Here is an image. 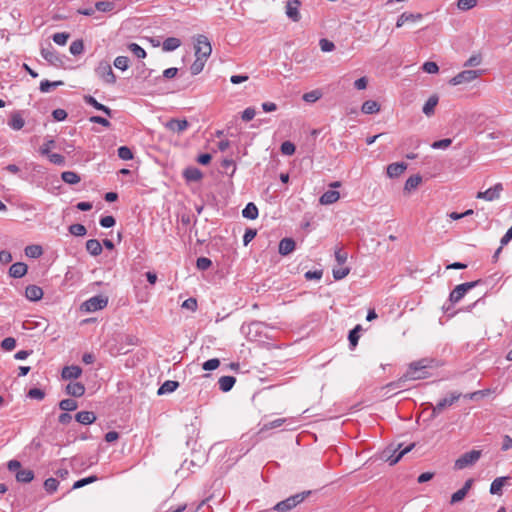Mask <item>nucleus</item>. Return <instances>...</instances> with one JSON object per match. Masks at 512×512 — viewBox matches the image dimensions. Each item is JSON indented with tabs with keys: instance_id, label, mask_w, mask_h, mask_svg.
I'll return each mask as SVG.
<instances>
[{
	"instance_id": "55",
	"label": "nucleus",
	"mask_w": 512,
	"mask_h": 512,
	"mask_svg": "<svg viewBox=\"0 0 512 512\" xmlns=\"http://www.w3.org/2000/svg\"><path fill=\"white\" fill-rule=\"evenodd\" d=\"M220 366V360L218 358H212L205 361L202 365V368L205 371H212L217 369Z\"/></svg>"
},
{
	"instance_id": "42",
	"label": "nucleus",
	"mask_w": 512,
	"mask_h": 512,
	"mask_svg": "<svg viewBox=\"0 0 512 512\" xmlns=\"http://www.w3.org/2000/svg\"><path fill=\"white\" fill-rule=\"evenodd\" d=\"M206 60L202 59V57H196L195 61L190 66V71L192 75H198L202 72Z\"/></svg>"
},
{
	"instance_id": "44",
	"label": "nucleus",
	"mask_w": 512,
	"mask_h": 512,
	"mask_svg": "<svg viewBox=\"0 0 512 512\" xmlns=\"http://www.w3.org/2000/svg\"><path fill=\"white\" fill-rule=\"evenodd\" d=\"M97 476L95 475H91L89 477H86V478H82V479H79L77 480L76 482H74L73 486H72V489H79V488H82L84 487L85 485H88V484H91L95 481H97Z\"/></svg>"
},
{
	"instance_id": "14",
	"label": "nucleus",
	"mask_w": 512,
	"mask_h": 512,
	"mask_svg": "<svg viewBox=\"0 0 512 512\" xmlns=\"http://www.w3.org/2000/svg\"><path fill=\"white\" fill-rule=\"evenodd\" d=\"M165 127L175 133H182L189 127V123L186 119H170L166 124Z\"/></svg>"
},
{
	"instance_id": "25",
	"label": "nucleus",
	"mask_w": 512,
	"mask_h": 512,
	"mask_svg": "<svg viewBox=\"0 0 512 512\" xmlns=\"http://www.w3.org/2000/svg\"><path fill=\"white\" fill-rule=\"evenodd\" d=\"M509 479V476H502L494 479L490 485V493L493 495H501L502 488Z\"/></svg>"
},
{
	"instance_id": "35",
	"label": "nucleus",
	"mask_w": 512,
	"mask_h": 512,
	"mask_svg": "<svg viewBox=\"0 0 512 512\" xmlns=\"http://www.w3.org/2000/svg\"><path fill=\"white\" fill-rule=\"evenodd\" d=\"M242 215L244 218H247V219H250V220H254L258 217V208L257 206L252 203V202H249L245 208L242 210Z\"/></svg>"
},
{
	"instance_id": "62",
	"label": "nucleus",
	"mask_w": 512,
	"mask_h": 512,
	"mask_svg": "<svg viewBox=\"0 0 512 512\" xmlns=\"http://www.w3.org/2000/svg\"><path fill=\"white\" fill-rule=\"evenodd\" d=\"M55 145V141L53 139L47 140L39 149V152L43 156H47L51 153V148Z\"/></svg>"
},
{
	"instance_id": "52",
	"label": "nucleus",
	"mask_w": 512,
	"mask_h": 512,
	"mask_svg": "<svg viewBox=\"0 0 512 512\" xmlns=\"http://www.w3.org/2000/svg\"><path fill=\"white\" fill-rule=\"evenodd\" d=\"M118 157L122 160H131L133 159V152L127 146H121L117 150Z\"/></svg>"
},
{
	"instance_id": "56",
	"label": "nucleus",
	"mask_w": 512,
	"mask_h": 512,
	"mask_svg": "<svg viewBox=\"0 0 512 512\" xmlns=\"http://www.w3.org/2000/svg\"><path fill=\"white\" fill-rule=\"evenodd\" d=\"M212 266V261L207 257H199L196 261V267L199 270L205 271Z\"/></svg>"
},
{
	"instance_id": "9",
	"label": "nucleus",
	"mask_w": 512,
	"mask_h": 512,
	"mask_svg": "<svg viewBox=\"0 0 512 512\" xmlns=\"http://www.w3.org/2000/svg\"><path fill=\"white\" fill-rule=\"evenodd\" d=\"M482 74V70H464L450 79L449 83L453 86L463 83H470Z\"/></svg>"
},
{
	"instance_id": "21",
	"label": "nucleus",
	"mask_w": 512,
	"mask_h": 512,
	"mask_svg": "<svg viewBox=\"0 0 512 512\" xmlns=\"http://www.w3.org/2000/svg\"><path fill=\"white\" fill-rule=\"evenodd\" d=\"M407 169V164L404 162L392 163L387 166V175L390 178L399 177Z\"/></svg>"
},
{
	"instance_id": "58",
	"label": "nucleus",
	"mask_w": 512,
	"mask_h": 512,
	"mask_svg": "<svg viewBox=\"0 0 512 512\" xmlns=\"http://www.w3.org/2000/svg\"><path fill=\"white\" fill-rule=\"evenodd\" d=\"M70 35L66 32H59L53 35V41L58 45H65Z\"/></svg>"
},
{
	"instance_id": "41",
	"label": "nucleus",
	"mask_w": 512,
	"mask_h": 512,
	"mask_svg": "<svg viewBox=\"0 0 512 512\" xmlns=\"http://www.w3.org/2000/svg\"><path fill=\"white\" fill-rule=\"evenodd\" d=\"M78 407L77 402L73 399L67 398L59 402V408L63 411H74Z\"/></svg>"
},
{
	"instance_id": "8",
	"label": "nucleus",
	"mask_w": 512,
	"mask_h": 512,
	"mask_svg": "<svg viewBox=\"0 0 512 512\" xmlns=\"http://www.w3.org/2000/svg\"><path fill=\"white\" fill-rule=\"evenodd\" d=\"M95 73L107 84H114L116 82V76L107 61H101L95 69Z\"/></svg>"
},
{
	"instance_id": "33",
	"label": "nucleus",
	"mask_w": 512,
	"mask_h": 512,
	"mask_svg": "<svg viewBox=\"0 0 512 512\" xmlns=\"http://www.w3.org/2000/svg\"><path fill=\"white\" fill-rule=\"evenodd\" d=\"M181 45V40L176 37H168L163 41L162 49L166 52L176 50Z\"/></svg>"
},
{
	"instance_id": "57",
	"label": "nucleus",
	"mask_w": 512,
	"mask_h": 512,
	"mask_svg": "<svg viewBox=\"0 0 512 512\" xmlns=\"http://www.w3.org/2000/svg\"><path fill=\"white\" fill-rule=\"evenodd\" d=\"M350 272L348 267H340L333 269V277L335 280H341L345 278Z\"/></svg>"
},
{
	"instance_id": "39",
	"label": "nucleus",
	"mask_w": 512,
	"mask_h": 512,
	"mask_svg": "<svg viewBox=\"0 0 512 512\" xmlns=\"http://www.w3.org/2000/svg\"><path fill=\"white\" fill-rule=\"evenodd\" d=\"M25 255L29 258H39L43 254V249L40 245H28L25 247Z\"/></svg>"
},
{
	"instance_id": "54",
	"label": "nucleus",
	"mask_w": 512,
	"mask_h": 512,
	"mask_svg": "<svg viewBox=\"0 0 512 512\" xmlns=\"http://www.w3.org/2000/svg\"><path fill=\"white\" fill-rule=\"evenodd\" d=\"M477 5V0H458L457 7L460 10L467 11Z\"/></svg>"
},
{
	"instance_id": "11",
	"label": "nucleus",
	"mask_w": 512,
	"mask_h": 512,
	"mask_svg": "<svg viewBox=\"0 0 512 512\" xmlns=\"http://www.w3.org/2000/svg\"><path fill=\"white\" fill-rule=\"evenodd\" d=\"M502 191L503 185L501 183H497L493 187L487 189L486 191H479L476 194V198L484 199L486 201H494L500 198Z\"/></svg>"
},
{
	"instance_id": "30",
	"label": "nucleus",
	"mask_w": 512,
	"mask_h": 512,
	"mask_svg": "<svg viewBox=\"0 0 512 512\" xmlns=\"http://www.w3.org/2000/svg\"><path fill=\"white\" fill-rule=\"evenodd\" d=\"M15 478L20 483H30L34 479V472L30 469H20Z\"/></svg>"
},
{
	"instance_id": "36",
	"label": "nucleus",
	"mask_w": 512,
	"mask_h": 512,
	"mask_svg": "<svg viewBox=\"0 0 512 512\" xmlns=\"http://www.w3.org/2000/svg\"><path fill=\"white\" fill-rule=\"evenodd\" d=\"M62 85H64V82H63V81H53V82H52V81H49V80H46V79H45V80H42V81L40 82V87H39V89H40V91H41L42 93H48V92H50L52 89L57 88V87L62 86Z\"/></svg>"
},
{
	"instance_id": "17",
	"label": "nucleus",
	"mask_w": 512,
	"mask_h": 512,
	"mask_svg": "<svg viewBox=\"0 0 512 512\" xmlns=\"http://www.w3.org/2000/svg\"><path fill=\"white\" fill-rule=\"evenodd\" d=\"M183 177L187 182H198L203 178V173L200 169L190 166L183 171Z\"/></svg>"
},
{
	"instance_id": "28",
	"label": "nucleus",
	"mask_w": 512,
	"mask_h": 512,
	"mask_svg": "<svg viewBox=\"0 0 512 512\" xmlns=\"http://www.w3.org/2000/svg\"><path fill=\"white\" fill-rule=\"evenodd\" d=\"M236 383L234 376H222L218 380L219 388L223 392H229Z\"/></svg>"
},
{
	"instance_id": "18",
	"label": "nucleus",
	"mask_w": 512,
	"mask_h": 512,
	"mask_svg": "<svg viewBox=\"0 0 512 512\" xmlns=\"http://www.w3.org/2000/svg\"><path fill=\"white\" fill-rule=\"evenodd\" d=\"M81 374H82L81 367H79L77 365H71V366H65L62 369L61 376L63 379L69 380V379H77L81 376Z\"/></svg>"
},
{
	"instance_id": "46",
	"label": "nucleus",
	"mask_w": 512,
	"mask_h": 512,
	"mask_svg": "<svg viewBox=\"0 0 512 512\" xmlns=\"http://www.w3.org/2000/svg\"><path fill=\"white\" fill-rule=\"evenodd\" d=\"M58 485H59V482L57 479L55 478H48L45 480L44 482V489L46 490L47 493L51 494V493H54L57 488H58Z\"/></svg>"
},
{
	"instance_id": "51",
	"label": "nucleus",
	"mask_w": 512,
	"mask_h": 512,
	"mask_svg": "<svg viewBox=\"0 0 512 512\" xmlns=\"http://www.w3.org/2000/svg\"><path fill=\"white\" fill-rule=\"evenodd\" d=\"M114 66L122 71L126 70L129 66V58L126 56H118L114 60Z\"/></svg>"
},
{
	"instance_id": "13",
	"label": "nucleus",
	"mask_w": 512,
	"mask_h": 512,
	"mask_svg": "<svg viewBox=\"0 0 512 512\" xmlns=\"http://www.w3.org/2000/svg\"><path fill=\"white\" fill-rule=\"evenodd\" d=\"M41 55L46 61H48L50 64L54 66H59L63 63L61 57L51 46L47 48H42Z\"/></svg>"
},
{
	"instance_id": "23",
	"label": "nucleus",
	"mask_w": 512,
	"mask_h": 512,
	"mask_svg": "<svg viewBox=\"0 0 512 512\" xmlns=\"http://www.w3.org/2000/svg\"><path fill=\"white\" fill-rule=\"evenodd\" d=\"M77 422L83 425H90L97 419L96 415L92 411H80L75 415Z\"/></svg>"
},
{
	"instance_id": "5",
	"label": "nucleus",
	"mask_w": 512,
	"mask_h": 512,
	"mask_svg": "<svg viewBox=\"0 0 512 512\" xmlns=\"http://www.w3.org/2000/svg\"><path fill=\"white\" fill-rule=\"evenodd\" d=\"M480 450H471L462 454L454 463V468L456 470H462L467 467L474 465L481 457Z\"/></svg>"
},
{
	"instance_id": "3",
	"label": "nucleus",
	"mask_w": 512,
	"mask_h": 512,
	"mask_svg": "<svg viewBox=\"0 0 512 512\" xmlns=\"http://www.w3.org/2000/svg\"><path fill=\"white\" fill-rule=\"evenodd\" d=\"M312 494L311 490L303 491L297 494H294L285 500L278 502L273 510L277 512H288L294 509L296 506L301 504L308 496Z\"/></svg>"
},
{
	"instance_id": "1",
	"label": "nucleus",
	"mask_w": 512,
	"mask_h": 512,
	"mask_svg": "<svg viewBox=\"0 0 512 512\" xmlns=\"http://www.w3.org/2000/svg\"><path fill=\"white\" fill-rule=\"evenodd\" d=\"M430 362L428 359H421L410 363L407 371L403 374V379L407 382L428 378L430 376L428 369L432 367Z\"/></svg>"
},
{
	"instance_id": "7",
	"label": "nucleus",
	"mask_w": 512,
	"mask_h": 512,
	"mask_svg": "<svg viewBox=\"0 0 512 512\" xmlns=\"http://www.w3.org/2000/svg\"><path fill=\"white\" fill-rule=\"evenodd\" d=\"M212 47L208 38L204 35H198L196 37L195 44V56L202 57V59L207 60V58L211 55Z\"/></svg>"
},
{
	"instance_id": "26",
	"label": "nucleus",
	"mask_w": 512,
	"mask_h": 512,
	"mask_svg": "<svg viewBox=\"0 0 512 512\" xmlns=\"http://www.w3.org/2000/svg\"><path fill=\"white\" fill-rule=\"evenodd\" d=\"M8 125L13 130H16V131L21 130L24 127L25 121L19 111H15L11 114V117L8 121Z\"/></svg>"
},
{
	"instance_id": "45",
	"label": "nucleus",
	"mask_w": 512,
	"mask_h": 512,
	"mask_svg": "<svg viewBox=\"0 0 512 512\" xmlns=\"http://www.w3.org/2000/svg\"><path fill=\"white\" fill-rule=\"evenodd\" d=\"M128 48L137 58L143 59L147 55L146 51L137 43H130Z\"/></svg>"
},
{
	"instance_id": "60",
	"label": "nucleus",
	"mask_w": 512,
	"mask_h": 512,
	"mask_svg": "<svg viewBox=\"0 0 512 512\" xmlns=\"http://www.w3.org/2000/svg\"><path fill=\"white\" fill-rule=\"evenodd\" d=\"M405 383H406V381L403 379V375H402L396 381H392V382L388 383L387 385H385L383 387V389L394 390V389L403 388L405 386Z\"/></svg>"
},
{
	"instance_id": "2",
	"label": "nucleus",
	"mask_w": 512,
	"mask_h": 512,
	"mask_svg": "<svg viewBox=\"0 0 512 512\" xmlns=\"http://www.w3.org/2000/svg\"><path fill=\"white\" fill-rule=\"evenodd\" d=\"M481 283H482V280L478 279V280H475V281L465 282V283L457 285L450 292L449 298H448V304H445L443 306V310L445 312H448L454 304L460 302L464 298V296L466 295V293L468 291H470L471 289L477 287Z\"/></svg>"
},
{
	"instance_id": "29",
	"label": "nucleus",
	"mask_w": 512,
	"mask_h": 512,
	"mask_svg": "<svg viewBox=\"0 0 512 512\" xmlns=\"http://www.w3.org/2000/svg\"><path fill=\"white\" fill-rule=\"evenodd\" d=\"M438 96L432 95L428 98V100L425 102L422 111L426 116H431L434 114L435 107L438 104Z\"/></svg>"
},
{
	"instance_id": "37",
	"label": "nucleus",
	"mask_w": 512,
	"mask_h": 512,
	"mask_svg": "<svg viewBox=\"0 0 512 512\" xmlns=\"http://www.w3.org/2000/svg\"><path fill=\"white\" fill-rule=\"evenodd\" d=\"M361 330H362L361 325H356L352 330L349 331L348 340H349L351 349H354L357 346L359 337H360L359 332Z\"/></svg>"
},
{
	"instance_id": "38",
	"label": "nucleus",
	"mask_w": 512,
	"mask_h": 512,
	"mask_svg": "<svg viewBox=\"0 0 512 512\" xmlns=\"http://www.w3.org/2000/svg\"><path fill=\"white\" fill-rule=\"evenodd\" d=\"M421 181L422 177L420 175L410 176L405 182L404 190L410 192L413 189H416L418 185L421 183Z\"/></svg>"
},
{
	"instance_id": "20",
	"label": "nucleus",
	"mask_w": 512,
	"mask_h": 512,
	"mask_svg": "<svg viewBox=\"0 0 512 512\" xmlns=\"http://www.w3.org/2000/svg\"><path fill=\"white\" fill-rule=\"evenodd\" d=\"M25 296L30 301H39L43 297V290L37 285H28L25 289Z\"/></svg>"
},
{
	"instance_id": "16",
	"label": "nucleus",
	"mask_w": 512,
	"mask_h": 512,
	"mask_svg": "<svg viewBox=\"0 0 512 512\" xmlns=\"http://www.w3.org/2000/svg\"><path fill=\"white\" fill-rule=\"evenodd\" d=\"M83 100L86 104L93 106L96 110L104 112L108 117H112V110L109 107L99 103L93 96L85 95Z\"/></svg>"
},
{
	"instance_id": "43",
	"label": "nucleus",
	"mask_w": 512,
	"mask_h": 512,
	"mask_svg": "<svg viewBox=\"0 0 512 512\" xmlns=\"http://www.w3.org/2000/svg\"><path fill=\"white\" fill-rule=\"evenodd\" d=\"M69 50H70V53H71L72 55H75V56H76V55H80V54H82V53H83V51H84V43H83V40L78 39V40L73 41V42L71 43V45H70Z\"/></svg>"
},
{
	"instance_id": "53",
	"label": "nucleus",
	"mask_w": 512,
	"mask_h": 512,
	"mask_svg": "<svg viewBox=\"0 0 512 512\" xmlns=\"http://www.w3.org/2000/svg\"><path fill=\"white\" fill-rule=\"evenodd\" d=\"M49 161L55 165L58 166H64L65 165V157L58 153L51 152L47 155Z\"/></svg>"
},
{
	"instance_id": "40",
	"label": "nucleus",
	"mask_w": 512,
	"mask_h": 512,
	"mask_svg": "<svg viewBox=\"0 0 512 512\" xmlns=\"http://www.w3.org/2000/svg\"><path fill=\"white\" fill-rule=\"evenodd\" d=\"M61 178L62 180L67 183V184H71V185H74V184H77L80 182V177L77 173L73 172V171H65L61 174Z\"/></svg>"
},
{
	"instance_id": "47",
	"label": "nucleus",
	"mask_w": 512,
	"mask_h": 512,
	"mask_svg": "<svg viewBox=\"0 0 512 512\" xmlns=\"http://www.w3.org/2000/svg\"><path fill=\"white\" fill-rule=\"evenodd\" d=\"M322 96V93L319 90H312L303 95V100L308 103H314L319 100Z\"/></svg>"
},
{
	"instance_id": "50",
	"label": "nucleus",
	"mask_w": 512,
	"mask_h": 512,
	"mask_svg": "<svg viewBox=\"0 0 512 512\" xmlns=\"http://www.w3.org/2000/svg\"><path fill=\"white\" fill-rule=\"evenodd\" d=\"M114 3L110 1H98L95 4V9L101 12H110L114 9Z\"/></svg>"
},
{
	"instance_id": "63",
	"label": "nucleus",
	"mask_w": 512,
	"mask_h": 512,
	"mask_svg": "<svg viewBox=\"0 0 512 512\" xmlns=\"http://www.w3.org/2000/svg\"><path fill=\"white\" fill-rule=\"evenodd\" d=\"M422 69L426 73L434 74V73L438 72L439 67H438L437 63H435L433 61H427L423 64Z\"/></svg>"
},
{
	"instance_id": "10",
	"label": "nucleus",
	"mask_w": 512,
	"mask_h": 512,
	"mask_svg": "<svg viewBox=\"0 0 512 512\" xmlns=\"http://www.w3.org/2000/svg\"><path fill=\"white\" fill-rule=\"evenodd\" d=\"M414 447L415 443H411L404 448L403 444H398L397 447L393 449L392 454L387 456L386 461L389 463V465L393 466L397 464L401 460V458L408 452H410Z\"/></svg>"
},
{
	"instance_id": "48",
	"label": "nucleus",
	"mask_w": 512,
	"mask_h": 512,
	"mask_svg": "<svg viewBox=\"0 0 512 512\" xmlns=\"http://www.w3.org/2000/svg\"><path fill=\"white\" fill-rule=\"evenodd\" d=\"M69 232L74 236H84L87 233V229L82 224H72L69 226Z\"/></svg>"
},
{
	"instance_id": "15",
	"label": "nucleus",
	"mask_w": 512,
	"mask_h": 512,
	"mask_svg": "<svg viewBox=\"0 0 512 512\" xmlns=\"http://www.w3.org/2000/svg\"><path fill=\"white\" fill-rule=\"evenodd\" d=\"M422 18L423 15L421 13L404 12L398 17L396 27L400 28L407 22L414 23L420 21Z\"/></svg>"
},
{
	"instance_id": "61",
	"label": "nucleus",
	"mask_w": 512,
	"mask_h": 512,
	"mask_svg": "<svg viewBox=\"0 0 512 512\" xmlns=\"http://www.w3.org/2000/svg\"><path fill=\"white\" fill-rule=\"evenodd\" d=\"M16 346V340L13 337H6L1 342V348L6 351H11Z\"/></svg>"
},
{
	"instance_id": "12",
	"label": "nucleus",
	"mask_w": 512,
	"mask_h": 512,
	"mask_svg": "<svg viewBox=\"0 0 512 512\" xmlns=\"http://www.w3.org/2000/svg\"><path fill=\"white\" fill-rule=\"evenodd\" d=\"M300 6L301 2L299 0H289L286 4V15L294 22H298L301 18L299 13Z\"/></svg>"
},
{
	"instance_id": "6",
	"label": "nucleus",
	"mask_w": 512,
	"mask_h": 512,
	"mask_svg": "<svg viewBox=\"0 0 512 512\" xmlns=\"http://www.w3.org/2000/svg\"><path fill=\"white\" fill-rule=\"evenodd\" d=\"M108 304V297L103 295H96L86 300L81 305V310L86 312H95L105 308Z\"/></svg>"
},
{
	"instance_id": "59",
	"label": "nucleus",
	"mask_w": 512,
	"mask_h": 512,
	"mask_svg": "<svg viewBox=\"0 0 512 512\" xmlns=\"http://www.w3.org/2000/svg\"><path fill=\"white\" fill-rule=\"evenodd\" d=\"M482 62L481 54H474L464 63V67H475L480 65Z\"/></svg>"
},
{
	"instance_id": "19",
	"label": "nucleus",
	"mask_w": 512,
	"mask_h": 512,
	"mask_svg": "<svg viewBox=\"0 0 512 512\" xmlns=\"http://www.w3.org/2000/svg\"><path fill=\"white\" fill-rule=\"evenodd\" d=\"M28 270V266L23 262H16L9 268V276L12 278H22Z\"/></svg>"
},
{
	"instance_id": "27",
	"label": "nucleus",
	"mask_w": 512,
	"mask_h": 512,
	"mask_svg": "<svg viewBox=\"0 0 512 512\" xmlns=\"http://www.w3.org/2000/svg\"><path fill=\"white\" fill-rule=\"evenodd\" d=\"M339 198L340 194L338 191L328 190L321 195L319 202L322 205H330L337 202Z\"/></svg>"
},
{
	"instance_id": "24",
	"label": "nucleus",
	"mask_w": 512,
	"mask_h": 512,
	"mask_svg": "<svg viewBox=\"0 0 512 512\" xmlns=\"http://www.w3.org/2000/svg\"><path fill=\"white\" fill-rule=\"evenodd\" d=\"M66 393L73 397H81L85 393V386L81 382H70L66 386Z\"/></svg>"
},
{
	"instance_id": "34",
	"label": "nucleus",
	"mask_w": 512,
	"mask_h": 512,
	"mask_svg": "<svg viewBox=\"0 0 512 512\" xmlns=\"http://www.w3.org/2000/svg\"><path fill=\"white\" fill-rule=\"evenodd\" d=\"M179 387V383L173 380L165 381L158 389V395H164L167 393L174 392Z\"/></svg>"
},
{
	"instance_id": "49",
	"label": "nucleus",
	"mask_w": 512,
	"mask_h": 512,
	"mask_svg": "<svg viewBox=\"0 0 512 512\" xmlns=\"http://www.w3.org/2000/svg\"><path fill=\"white\" fill-rule=\"evenodd\" d=\"M296 147L290 141H284L280 146V151L283 155L291 156L295 153Z\"/></svg>"
},
{
	"instance_id": "32",
	"label": "nucleus",
	"mask_w": 512,
	"mask_h": 512,
	"mask_svg": "<svg viewBox=\"0 0 512 512\" xmlns=\"http://www.w3.org/2000/svg\"><path fill=\"white\" fill-rule=\"evenodd\" d=\"M86 250L92 256H98L102 253V245L97 239H90L86 242Z\"/></svg>"
},
{
	"instance_id": "22",
	"label": "nucleus",
	"mask_w": 512,
	"mask_h": 512,
	"mask_svg": "<svg viewBox=\"0 0 512 512\" xmlns=\"http://www.w3.org/2000/svg\"><path fill=\"white\" fill-rule=\"evenodd\" d=\"M296 246L295 241L292 238H283L279 243L278 252L282 256H286L294 251Z\"/></svg>"
},
{
	"instance_id": "4",
	"label": "nucleus",
	"mask_w": 512,
	"mask_h": 512,
	"mask_svg": "<svg viewBox=\"0 0 512 512\" xmlns=\"http://www.w3.org/2000/svg\"><path fill=\"white\" fill-rule=\"evenodd\" d=\"M460 397L461 393L451 392L447 397L441 399L436 405L430 404V407L432 408L430 419L436 418L446 407H450L456 403Z\"/></svg>"
},
{
	"instance_id": "31",
	"label": "nucleus",
	"mask_w": 512,
	"mask_h": 512,
	"mask_svg": "<svg viewBox=\"0 0 512 512\" xmlns=\"http://www.w3.org/2000/svg\"><path fill=\"white\" fill-rule=\"evenodd\" d=\"M361 111L364 114H376L380 111V105L374 100H367L362 104Z\"/></svg>"
},
{
	"instance_id": "64",
	"label": "nucleus",
	"mask_w": 512,
	"mask_h": 512,
	"mask_svg": "<svg viewBox=\"0 0 512 512\" xmlns=\"http://www.w3.org/2000/svg\"><path fill=\"white\" fill-rule=\"evenodd\" d=\"M319 46L323 52H331L335 49L334 43L325 38L319 41Z\"/></svg>"
}]
</instances>
